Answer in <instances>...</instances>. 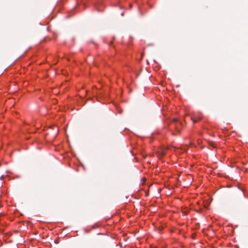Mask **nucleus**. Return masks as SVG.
<instances>
[{
  "mask_svg": "<svg viewBox=\"0 0 248 248\" xmlns=\"http://www.w3.org/2000/svg\"><path fill=\"white\" fill-rule=\"evenodd\" d=\"M157 153L159 156L162 157L166 154V149H161Z\"/></svg>",
  "mask_w": 248,
  "mask_h": 248,
  "instance_id": "1",
  "label": "nucleus"
},
{
  "mask_svg": "<svg viewBox=\"0 0 248 248\" xmlns=\"http://www.w3.org/2000/svg\"><path fill=\"white\" fill-rule=\"evenodd\" d=\"M194 236H195V234H193L192 235V237H193V238H194Z\"/></svg>",
  "mask_w": 248,
  "mask_h": 248,
  "instance_id": "5",
  "label": "nucleus"
},
{
  "mask_svg": "<svg viewBox=\"0 0 248 248\" xmlns=\"http://www.w3.org/2000/svg\"><path fill=\"white\" fill-rule=\"evenodd\" d=\"M201 119V117H199L198 118H196V117L192 118V120L194 123L197 122L199 120H200Z\"/></svg>",
  "mask_w": 248,
  "mask_h": 248,
  "instance_id": "2",
  "label": "nucleus"
},
{
  "mask_svg": "<svg viewBox=\"0 0 248 248\" xmlns=\"http://www.w3.org/2000/svg\"><path fill=\"white\" fill-rule=\"evenodd\" d=\"M201 211V209H200V210H198V211H197V212H200Z\"/></svg>",
  "mask_w": 248,
  "mask_h": 248,
  "instance_id": "7",
  "label": "nucleus"
},
{
  "mask_svg": "<svg viewBox=\"0 0 248 248\" xmlns=\"http://www.w3.org/2000/svg\"><path fill=\"white\" fill-rule=\"evenodd\" d=\"M211 146H213L214 148H216V146H214L213 145V143H212Z\"/></svg>",
  "mask_w": 248,
  "mask_h": 248,
  "instance_id": "4",
  "label": "nucleus"
},
{
  "mask_svg": "<svg viewBox=\"0 0 248 248\" xmlns=\"http://www.w3.org/2000/svg\"><path fill=\"white\" fill-rule=\"evenodd\" d=\"M172 122H174V123H176V122H178V120L176 118H173L172 119Z\"/></svg>",
  "mask_w": 248,
  "mask_h": 248,
  "instance_id": "3",
  "label": "nucleus"
},
{
  "mask_svg": "<svg viewBox=\"0 0 248 248\" xmlns=\"http://www.w3.org/2000/svg\"><path fill=\"white\" fill-rule=\"evenodd\" d=\"M129 6H130V8H131V7H132V5H131V4H130V5H129Z\"/></svg>",
  "mask_w": 248,
  "mask_h": 248,
  "instance_id": "6",
  "label": "nucleus"
}]
</instances>
